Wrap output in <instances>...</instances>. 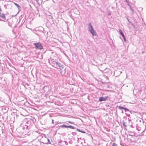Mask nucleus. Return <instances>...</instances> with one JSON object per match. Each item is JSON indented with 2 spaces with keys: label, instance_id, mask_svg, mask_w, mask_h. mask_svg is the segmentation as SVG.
<instances>
[{
  "label": "nucleus",
  "instance_id": "f257e3e1",
  "mask_svg": "<svg viewBox=\"0 0 146 146\" xmlns=\"http://www.w3.org/2000/svg\"><path fill=\"white\" fill-rule=\"evenodd\" d=\"M52 64L54 67L58 69H61L63 68V66L60 63L56 61H53Z\"/></svg>",
  "mask_w": 146,
  "mask_h": 146
},
{
  "label": "nucleus",
  "instance_id": "f03ea898",
  "mask_svg": "<svg viewBox=\"0 0 146 146\" xmlns=\"http://www.w3.org/2000/svg\"><path fill=\"white\" fill-rule=\"evenodd\" d=\"M88 29L89 30L92 34L93 36H96V34L95 31L94 30L91 23H90L89 24Z\"/></svg>",
  "mask_w": 146,
  "mask_h": 146
},
{
  "label": "nucleus",
  "instance_id": "7ed1b4c3",
  "mask_svg": "<svg viewBox=\"0 0 146 146\" xmlns=\"http://www.w3.org/2000/svg\"><path fill=\"white\" fill-rule=\"evenodd\" d=\"M34 44L35 45L36 48L40 49H42L43 48L42 46L39 42L35 43H34Z\"/></svg>",
  "mask_w": 146,
  "mask_h": 146
},
{
  "label": "nucleus",
  "instance_id": "20e7f679",
  "mask_svg": "<svg viewBox=\"0 0 146 146\" xmlns=\"http://www.w3.org/2000/svg\"><path fill=\"white\" fill-rule=\"evenodd\" d=\"M108 98V97H100L99 99V101L100 102H102V101H104L106 100V99Z\"/></svg>",
  "mask_w": 146,
  "mask_h": 146
},
{
  "label": "nucleus",
  "instance_id": "39448f33",
  "mask_svg": "<svg viewBox=\"0 0 146 146\" xmlns=\"http://www.w3.org/2000/svg\"><path fill=\"white\" fill-rule=\"evenodd\" d=\"M0 17H1L4 20H5L6 19L5 15L3 13H0Z\"/></svg>",
  "mask_w": 146,
  "mask_h": 146
},
{
  "label": "nucleus",
  "instance_id": "423d86ee",
  "mask_svg": "<svg viewBox=\"0 0 146 146\" xmlns=\"http://www.w3.org/2000/svg\"><path fill=\"white\" fill-rule=\"evenodd\" d=\"M119 32L120 34L122 35V36L124 37V35L122 31L121 30L119 29Z\"/></svg>",
  "mask_w": 146,
  "mask_h": 146
},
{
  "label": "nucleus",
  "instance_id": "0eeeda50",
  "mask_svg": "<svg viewBox=\"0 0 146 146\" xmlns=\"http://www.w3.org/2000/svg\"><path fill=\"white\" fill-rule=\"evenodd\" d=\"M14 3L17 7L19 9L21 7L18 4L15 3Z\"/></svg>",
  "mask_w": 146,
  "mask_h": 146
},
{
  "label": "nucleus",
  "instance_id": "6e6552de",
  "mask_svg": "<svg viewBox=\"0 0 146 146\" xmlns=\"http://www.w3.org/2000/svg\"><path fill=\"white\" fill-rule=\"evenodd\" d=\"M60 127L62 128L64 127H66V128H67L68 127V125H61Z\"/></svg>",
  "mask_w": 146,
  "mask_h": 146
},
{
  "label": "nucleus",
  "instance_id": "1a4fd4ad",
  "mask_svg": "<svg viewBox=\"0 0 146 146\" xmlns=\"http://www.w3.org/2000/svg\"><path fill=\"white\" fill-rule=\"evenodd\" d=\"M69 128H70L71 129H74V127L73 126H71V125H68V127Z\"/></svg>",
  "mask_w": 146,
  "mask_h": 146
},
{
  "label": "nucleus",
  "instance_id": "9d476101",
  "mask_svg": "<svg viewBox=\"0 0 146 146\" xmlns=\"http://www.w3.org/2000/svg\"><path fill=\"white\" fill-rule=\"evenodd\" d=\"M118 108H119V109H123L124 108L123 107L120 106H119Z\"/></svg>",
  "mask_w": 146,
  "mask_h": 146
},
{
  "label": "nucleus",
  "instance_id": "9b49d317",
  "mask_svg": "<svg viewBox=\"0 0 146 146\" xmlns=\"http://www.w3.org/2000/svg\"><path fill=\"white\" fill-rule=\"evenodd\" d=\"M123 109L125 110V111H129V110L128 109H127L126 108H124Z\"/></svg>",
  "mask_w": 146,
  "mask_h": 146
},
{
  "label": "nucleus",
  "instance_id": "f8f14e48",
  "mask_svg": "<svg viewBox=\"0 0 146 146\" xmlns=\"http://www.w3.org/2000/svg\"><path fill=\"white\" fill-rule=\"evenodd\" d=\"M112 146H117V145L115 143H113V145H112Z\"/></svg>",
  "mask_w": 146,
  "mask_h": 146
},
{
  "label": "nucleus",
  "instance_id": "ddd939ff",
  "mask_svg": "<svg viewBox=\"0 0 146 146\" xmlns=\"http://www.w3.org/2000/svg\"><path fill=\"white\" fill-rule=\"evenodd\" d=\"M123 39H124V40L125 41H126V38H125V36H124V37H123Z\"/></svg>",
  "mask_w": 146,
  "mask_h": 146
},
{
  "label": "nucleus",
  "instance_id": "4468645a",
  "mask_svg": "<svg viewBox=\"0 0 146 146\" xmlns=\"http://www.w3.org/2000/svg\"><path fill=\"white\" fill-rule=\"evenodd\" d=\"M127 3V5L129 6H130V5L129 3L128 2V1H127V2H126Z\"/></svg>",
  "mask_w": 146,
  "mask_h": 146
},
{
  "label": "nucleus",
  "instance_id": "2eb2a0df",
  "mask_svg": "<svg viewBox=\"0 0 146 146\" xmlns=\"http://www.w3.org/2000/svg\"><path fill=\"white\" fill-rule=\"evenodd\" d=\"M123 125L125 126H127V125H126L124 123H123Z\"/></svg>",
  "mask_w": 146,
  "mask_h": 146
},
{
  "label": "nucleus",
  "instance_id": "dca6fc26",
  "mask_svg": "<svg viewBox=\"0 0 146 146\" xmlns=\"http://www.w3.org/2000/svg\"><path fill=\"white\" fill-rule=\"evenodd\" d=\"M27 127H28L26 125H25V127H24L25 128H26L27 129Z\"/></svg>",
  "mask_w": 146,
  "mask_h": 146
},
{
  "label": "nucleus",
  "instance_id": "f3484780",
  "mask_svg": "<svg viewBox=\"0 0 146 146\" xmlns=\"http://www.w3.org/2000/svg\"><path fill=\"white\" fill-rule=\"evenodd\" d=\"M68 122H69V123H70L71 124H72L73 123L72 122H71L70 121H69Z\"/></svg>",
  "mask_w": 146,
  "mask_h": 146
},
{
  "label": "nucleus",
  "instance_id": "a211bd4d",
  "mask_svg": "<svg viewBox=\"0 0 146 146\" xmlns=\"http://www.w3.org/2000/svg\"><path fill=\"white\" fill-rule=\"evenodd\" d=\"M132 11L133 12H134V11H133V9L132 8L131 9Z\"/></svg>",
  "mask_w": 146,
  "mask_h": 146
},
{
  "label": "nucleus",
  "instance_id": "6ab92c4d",
  "mask_svg": "<svg viewBox=\"0 0 146 146\" xmlns=\"http://www.w3.org/2000/svg\"><path fill=\"white\" fill-rule=\"evenodd\" d=\"M129 7H130V9H132V8L131 7V6L130 5V6H129Z\"/></svg>",
  "mask_w": 146,
  "mask_h": 146
},
{
  "label": "nucleus",
  "instance_id": "aec40b11",
  "mask_svg": "<svg viewBox=\"0 0 146 146\" xmlns=\"http://www.w3.org/2000/svg\"><path fill=\"white\" fill-rule=\"evenodd\" d=\"M0 21H3V20H2V19H0Z\"/></svg>",
  "mask_w": 146,
  "mask_h": 146
},
{
  "label": "nucleus",
  "instance_id": "412c9836",
  "mask_svg": "<svg viewBox=\"0 0 146 146\" xmlns=\"http://www.w3.org/2000/svg\"><path fill=\"white\" fill-rule=\"evenodd\" d=\"M53 121H54L53 120H52V123H54V122H53Z\"/></svg>",
  "mask_w": 146,
  "mask_h": 146
},
{
  "label": "nucleus",
  "instance_id": "4be33fe9",
  "mask_svg": "<svg viewBox=\"0 0 146 146\" xmlns=\"http://www.w3.org/2000/svg\"><path fill=\"white\" fill-rule=\"evenodd\" d=\"M127 21H129V19H128V18H127Z\"/></svg>",
  "mask_w": 146,
  "mask_h": 146
},
{
  "label": "nucleus",
  "instance_id": "5701e85b",
  "mask_svg": "<svg viewBox=\"0 0 146 146\" xmlns=\"http://www.w3.org/2000/svg\"><path fill=\"white\" fill-rule=\"evenodd\" d=\"M125 1L126 2H127V0H125Z\"/></svg>",
  "mask_w": 146,
  "mask_h": 146
},
{
  "label": "nucleus",
  "instance_id": "b1692460",
  "mask_svg": "<svg viewBox=\"0 0 146 146\" xmlns=\"http://www.w3.org/2000/svg\"><path fill=\"white\" fill-rule=\"evenodd\" d=\"M132 25L133 26V24H132Z\"/></svg>",
  "mask_w": 146,
  "mask_h": 146
},
{
  "label": "nucleus",
  "instance_id": "393cba45",
  "mask_svg": "<svg viewBox=\"0 0 146 146\" xmlns=\"http://www.w3.org/2000/svg\"><path fill=\"white\" fill-rule=\"evenodd\" d=\"M48 141H49V139H48Z\"/></svg>",
  "mask_w": 146,
  "mask_h": 146
}]
</instances>
